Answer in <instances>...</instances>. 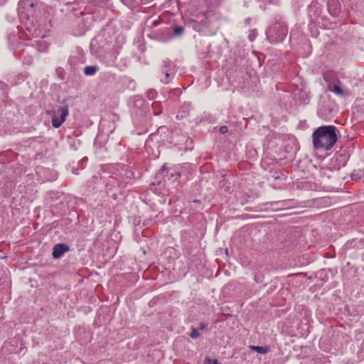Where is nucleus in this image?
<instances>
[{
    "instance_id": "obj_1",
    "label": "nucleus",
    "mask_w": 364,
    "mask_h": 364,
    "mask_svg": "<svg viewBox=\"0 0 364 364\" xmlns=\"http://www.w3.org/2000/svg\"><path fill=\"white\" fill-rule=\"evenodd\" d=\"M334 126H322L317 128L313 133V144L316 149L329 150L337 141Z\"/></svg>"
},
{
    "instance_id": "obj_2",
    "label": "nucleus",
    "mask_w": 364,
    "mask_h": 364,
    "mask_svg": "<svg viewBox=\"0 0 364 364\" xmlns=\"http://www.w3.org/2000/svg\"><path fill=\"white\" fill-rule=\"evenodd\" d=\"M68 113L69 107L67 104L57 107L56 109L46 111V114L51 117L52 125L54 128H58L64 123Z\"/></svg>"
},
{
    "instance_id": "obj_3",
    "label": "nucleus",
    "mask_w": 364,
    "mask_h": 364,
    "mask_svg": "<svg viewBox=\"0 0 364 364\" xmlns=\"http://www.w3.org/2000/svg\"><path fill=\"white\" fill-rule=\"evenodd\" d=\"M34 6L35 4L31 0H20L18 4V13L28 18L34 14Z\"/></svg>"
},
{
    "instance_id": "obj_4",
    "label": "nucleus",
    "mask_w": 364,
    "mask_h": 364,
    "mask_svg": "<svg viewBox=\"0 0 364 364\" xmlns=\"http://www.w3.org/2000/svg\"><path fill=\"white\" fill-rule=\"evenodd\" d=\"M69 251V247L63 243H58L54 245L53 249V257L54 259L60 258L65 252Z\"/></svg>"
},
{
    "instance_id": "obj_5",
    "label": "nucleus",
    "mask_w": 364,
    "mask_h": 364,
    "mask_svg": "<svg viewBox=\"0 0 364 364\" xmlns=\"http://www.w3.org/2000/svg\"><path fill=\"white\" fill-rule=\"evenodd\" d=\"M328 90L337 95H343V90L341 89L340 85L338 84L330 83L328 85Z\"/></svg>"
},
{
    "instance_id": "obj_6",
    "label": "nucleus",
    "mask_w": 364,
    "mask_h": 364,
    "mask_svg": "<svg viewBox=\"0 0 364 364\" xmlns=\"http://www.w3.org/2000/svg\"><path fill=\"white\" fill-rule=\"evenodd\" d=\"M250 348L252 350H254L256 352L261 353V354H265L269 351V347L267 346H251Z\"/></svg>"
},
{
    "instance_id": "obj_7",
    "label": "nucleus",
    "mask_w": 364,
    "mask_h": 364,
    "mask_svg": "<svg viewBox=\"0 0 364 364\" xmlns=\"http://www.w3.org/2000/svg\"><path fill=\"white\" fill-rule=\"evenodd\" d=\"M97 72V68L95 66H87L84 68V73L86 75H92Z\"/></svg>"
},
{
    "instance_id": "obj_8",
    "label": "nucleus",
    "mask_w": 364,
    "mask_h": 364,
    "mask_svg": "<svg viewBox=\"0 0 364 364\" xmlns=\"http://www.w3.org/2000/svg\"><path fill=\"white\" fill-rule=\"evenodd\" d=\"M184 32V28L182 26H176L173 28V33L175 36H179Z\"/></svg>"
},
{
    "instance_id": "obj_9",
    "label": "nucleus",
    "mask_w": 364,
    "mask_h": 364,
    "mask_svg": "<svg viewBox=\"0 0 364 364\" xmlns=\"http://www.w3.org/2000/svg\"><path fill=\"white\" fill-rule=\"evenodd\" d=\"M204 364H219L216 359H210L209 358H205Z\"/></svg>"
},
{
    "instance_id": "obj_10",
    "label": "nucleus",
    "mask_w": 364,
    "mask_h": 364,
    "mask_svg": "<svg viewBox=\"0 0 364 364\" xmlns=\"http://www.w3.org/2000/svg\"><path fill=\"white\" fill-rule=\"evenodd\" d=\"M200 336V333L197 329L193 328L190 333L191 338H196Z\"/></svg>"
},
{
    "instance_id": "obj_11",
    "label": "nucleus",
    "mask_w": 364,
    "mask_h": 364,
    "mask_svg": "<svg viewBox=\"0 0 364 364\" xmlns=\"http://www.w3.org/2000/svg\"><path fill=\"white\" fill-rule=\"evenodd\" d=\"M156 92L154 90H151L147 92V97L149 99L153 100L156 97Z\"/></svg>"
},
{
    "instance_id": "obj_12",
    "label": "nucleus",
    "mask_w": 364,
    "mask_h": 364,
    "mask_svg": "<svg viewBox=\"0 0 364 364\" xmlns=\"http://www.w3.org/2000/svg\"><path fill=\"white\" fill-rule=\"evenodd\" d=\"M228 132V128L227 126H222L220 128V132L221 134H225Z\"/></svg>"
},
{
    "instance_id": "obj_13",
    "label": "nucleus",
    "mask_w": 364,
    "mask_h": 364,
    "mask_svg": "<svg viewBox=\"0 0 364 364\" xmlns=\"http://www.w3.org/2000/svg\"><path fill=\"white\" fill-rule=\"evenodd\" d=\"M207 323L202 322L199 324V329L203 330L207 328Z\"/></svg>"
},
{
    "instance_id": "obj_14",
    "label": "nucleus",
    "mask_w": 364,
    "mask_h": 364,
    "mask_svg": "<svg viewBox=\"0 0 364 364\" xmlns=\"http://www.w3.org/2000/svg\"><path fill=\"white\" fill-rule=\"evenodd\" d=\"M193 203H200V200H194L193 201Z\"/></svg>"
},
{
    "instance_id": "obj_15",
    "label": "nucleus",
    "mask_w": 364,
    "mask_h": 364,
    "mask_svg": "<svg viewBox=\"0 0 364 364\" xmlns=\"http://www.w3.org/2000/svg\"><path fill=\"white\" fill-rule=\"evenodd\" d=\"M337 13L336 11H335L334 13H331L333 15H337Z\"/></svg>"
}]
</instances>
